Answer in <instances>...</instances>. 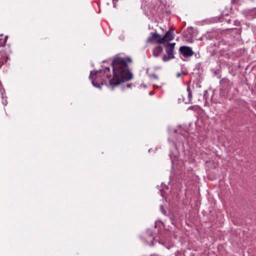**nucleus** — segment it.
I'll list each match as a JSON object with an SVG mask.
<instances>
[{
	"label": "nucleus",
	"instance_id": "11",
	"mask_svg": "<svg viewBox=\"0 0 256 256\" xmlns=\"http://www.w3.org/2000/svg\"><path fill=\"white\" fill-rule=\"evenodd\" d=\"M6 42V38H4L2 36H0V46H4Z\"/></svg>",
	"mask_w": 256,
	"mask_h": 256
},
{
	"label": "nucleus",
	"instance_id": "7",
	"mask_svg": "<svg viewBox=\"0 0 256 256\" xmlns=\"http://www.w3.org/2000/svg\"><path fill=\"white\" fill-rule=\"evenodd\" d=\"M8 59V56L5 50L0 52V68L4 64Z\"/></svg>",
	"mask_w": 256,
	"mask_h": 256
},
{
	"label": "nucleus",
	"instance_id": "9",
	"mask_svg": "<svg viewBox=\"0 0 256 256\" xmlns=\"http://www.w3.org/2000/svg\"><path fill=\"white\" fill-rule=\"evenodd\" d=\"M186 90H187L188 95V102H186L190 103L191 101L192 100V92L190 89V86L189 84H188V86H187Z\"/></svg>",
	"mask_w": 256,
	"mask_h": 256
},
{
	"label": "nucleus",
	"instance_id": "1",
	"mask_svg": "<svg viewBox=\"0 0 256 256\" xmlns=\"http://www.w3.org/2000/svg\"><path fill=\"white\" fill-rule=\"evenodd\" d=\"M127 62H131L129 57L122 58L116 55L113 58L112 62V76L109 67H106L97 71H92L89 78L93 86L100 88L104 84L114 90L122 82L130 80L132 74L130 72Z\"/></svg>",
	"mask_w": 256,
	"mask_h": 256
},
{
	"label": "nucleus",
	"instance_id": "14",
	"mask_svg": "<svg viewBox=\"0 0 256 256\" xmlns=\"http://www.w3.org/2000/svg\"><path fill=\"white\" fill-rule=\"evenodd\" d=\"M4 92H5V91L4 92H3V95H4ZM1 95H2V94H1ZM2 103L4 105H6V104H7V102H6V100H5L4 98V96H2Z\"/></svg>",
	"mask_w": 256,
	"mask_h": 256
},
{
	"label": "nucleus",
	"instance_id": "8",
	"mask_svg": "<svg viewBox=\"0 0 256 256\" xmlns=\"http://www.w3.org/2000/svg\"><path fill=\"white\" fill-rule=\"evenodd\" d=\"M163 50L162 48L160 46L155 47L152 50V54L156 57H158L160 55Z\"/></svg>",
	"mask_w": 256,
	"mask_h": 256
},
{
	"label": "nucleus",
	"instance_id": "4",
	"mask_svg": "<svg viewBox=\"0 0 256 256\" xmlns=\"http://www.w3.org/2000/svg\"><path fill=\"white\" fill-rule=\"evenodd\" d=\"M154 40H155L156 42L158 44H165L163 36H162L160 34L156 32L151 33V36L148 38L147 42H152Z\"/></svg>",
	"mask_w": 256,
	"mask_h": 256
},
{
	"label": "nucleus",
	"instance_id": "6",
	"mask_svg": "<svg viewBox=\"0 0 256 256\" xmlns=\"http://www.w3.org/2000/svg\"><path fill=\"white\" fill-rule=\"evenodd\" d=\"M174 28H171L163 36L165 43L170 42L174 38Z\"/></svg>",
	"mask_w": 256,
	"mask_h": 256
},
{
	"label": "nucleus",
	"instance_id": "12",
	"mask_svg": "<svg viewBox=\"0 0 256 256\" xmlns=\"http://www.w3.org/2000/svg\"><path fill=\"white\" fill-rule=\"evenodd\" d=\"M150 78H154V79H156V80H158V76L156 74H150Z\"/></svg>",
	"mask_w": 256,
	"mask_h": 256
},
{
	"label": "nucleus",
	"instance_id": "5",
	"mask_svg": "<svg viewBox=\"0 0 256 256\" xmlns=\"http://www.w3.org/2000/svg\"><path fill=\"white\" fill-rule=\"evenodd\" d=\"M179 50L182 56L186 58L192 56L194 54L192 48L188 46H182Z\"/></svg>",
	"mask_w": 256,
	"mask_h": 256
},
{
	"label": "nucleus",
	"instance_id": "2",
	"mask_svg": "<svg viewBox=\"0 0 256 256\" xmlns=\"http://www.w3.org/2000/svg\"><path fill=\"white\" fill-rule=\"evenodd\" d=\"M176 43H167L165 44L166 52V54L163 56L162 60L164 62H166L170 60L175 58L174 56V48Z\"/></svg>",
	"mask_w": 256,
	"mask_h": 256
},
{
	"label": "nucleus",
	"instance_id": "15",
	"mask_svg": "<svg viewBox=\"0 0 256 256\" xmlns=\"http://www.w3.org/2000/svg\"><path fill=\"white\" fill-rule=\"evenodd\" d=\"M118 0H112L113 2V6L114 8L116 7V2H118Z\"/></svg>",
	"mask_w": 256,
	"mask_h": 256
},
{
	"label": "nucleus",
	"instance_id": "16",
	"mask_svg": "<svg viewBox=\"0 0 256 256\" xmlns=\"http://www.w3.org/2000/svg\"><path fill=\"white\" fill-rule=\"evenodd\" d=\"M180 73H178V74H177V76H178H178H180Z\"/></svg>",
	"mask_w": 256,
	"mask_h": 256
},
{
	"label": "nucleus",
	"instance_id": "18",
	"mask_svg": "<svg viewBox=\"0 0 256 256\" xmlns=\"http://www.w3.org/2000/svg\"><path fill=\"white\" fill-rule=\"evenodd\" d=\"M150 95H152V92H150Z\"/></svg>",
	"mask_w": 256,
	"mask_h": 256
},
{
	"label": "nucleus",
	"instance_id": "10",
	"mask_svg": "<svg viewBox=\"0 0 256 256\" xmlns=\"http://www.w3.org/2000/svg\"><path fill=\"white\" fill-rule=\"evenodd\" d=\"M243 0H232V4L233 5L236 6H239L242 4V2Z\"/></svg>",
	"mask_w": 256,
	"mask_h": 256
},
{
	"label": "nucleus",
	"instance_id": "17",
	"mask_svg": "<svg viewBox=\"0 0 256 256\" xmlns=\"http://www.w3.org/2000/svg\"><path fill=\"white\" fill-rule=\"evenodd\" d=\"M154 88H158V86H156V85H154Z\"/></svg>",
	"mask_w": 256,
	"mask_h": 256
},
{
	"label": "nucleus",
	"instance_id": "13",
	"mask_svg": "<svg viewBox=\"0 0 256 256\" xmlns=\"http://www.w3.org/2000/svg\"><path fill=\"white\" fill-rule=\"evenodd\" d=\"M4 92V89L2 87V83L0 82V93L3 96V92Z\"/></svg>",
	"mask_w": 256,
	"mask_h": 256
},
{
	"label": "nucleus",
	"instance_id": "3",
	"mask_svg": "<svg viewBox=\"0 0 256 256\" xmlns=\"http://www.w3.org/2000/svg\"><path fill=\"white\" fill-rule=\"evenodd\" d=\"M221 85V90H224L226 92H228L233 86V82L226 78H222L220 81Z\"/></svg>",
	"mask_w": 256,
	"mask_h": 256
}]
</instances>
